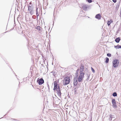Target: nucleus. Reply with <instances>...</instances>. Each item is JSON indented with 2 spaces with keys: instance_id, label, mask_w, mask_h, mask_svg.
<instances>
[{
  "instance_id": "1",
  "label": "nucleus",
  "mask_w": 121,
  "mask_h": 121,
  "mask_svg": "<svg viewBox=\"0 0 121 121\" xmlns=\"http://www.w3.org/2000/svg\"><path fill=\"white\" fill-rule=\"evenodd\" d=\"M70 78L67 76L65 77L63 81V84L64 85H66L69 83L70 82Z\"/></svg>"
},
{
  "instance_id": "2",
  "label": "nucleus",
  "mask_w": 121,
  "mask_h": 121,
  "mask_svg": "<svg viewBox=\"0 0 121 121\" xmlns=\"http://www.w3.org/2000/svg\"><path fill=\"white\" fill-rule=\"evenodd\" d=\"M119 63V60L118 59H115L112 62L113 66L114 68H116L118 66Z\"/></svg>"
},
{
  "instance_id": "3",
  "label": "nucleus",
  "mask_w": 121,
  "mask_h": 121,
  "mask_svg": "<svg viewBox=\"0 0 121 121\" xmlns=\"http://www.w3.org/2000/svg\"><path fill=\"white\" fill-rule=\"evenodd\" d=\"M28 10L30 14L32 15L34 14L33 7L32 6H29L28 7Z\"/></svg>"
},
{
  "instance_id": "4",
  "label": "nucleus",
  "mask_w": 121,
  "mask_h": 121,
  "mask_svg": "<svg viewBox=\"0 0 121 121\" xmlns=\"http://www.w3.org/2000/svg\"><path fill=\"white\" fill-rule=\"evenodd\" d=\"M37 82L39 85H40L44 83V80L42 78H38L37 80Z\"/></svg>"
},
{
  "instance_id": "5",
  "label": "nucleus",
  "mask_w": 121,
  "mask_h": 121,
  "mask_svg": "<svg viewBox=\"0 0 121 121\" xmlns=\"http://www.w3.org/2000/svg\"><path fill=\"white\" fill-rule=\"evenodd\" d=\"M84 75L80 74L78 78V80L79 82H81L84 77Z\"/></svg>"
},
{
  "instance_id": "6",
  "label": "nucleus",
  "mask_w": 121,
  "mask_h": 121,
  "mask_svg": "<svg viewBox=\"0 0 121 121\" xmlns=\"http://www.w3.org/2000/svg\"><path fill=\"white\" fill-rule=\"evenodd\" d=\"M84 68V66L82 65H81L80 68V74H83L84 75V73L83 72Z\"/></svg>"
},
{
  "instance_id": "7",
  "label": "nucleus",
  "mask_w": 121,
  "mask_h": 121,
  "mask_svg": "<svg viewBox=\"0 0 121 121\" xmlns=\"http://www.w3.org/2000/svg\"><path fill=\"white\" fill-rule=\"evenodd\" d=\"M112 102L113 107L115 108H116L117 105L115 99H113L112 100Z\"/></svg>"
},
{
  "instance_id": "8",
  "label": "nucleus",
  "mask_w": 121,
  "mask_h": 121,
  "mask_svg": "<svg viewBox=\"0 0 121 121\" xmlns=\"http://www.w3.org/2000/svg\"><path fill=\"white\" fill-rule=\"evenodd\" d=\"M57 93L58 95L59 96H61V93L60 92V90L59 87V86L58 89H57Z\"/></svg>"
},
{
  "instance_id": "9",
  "label": "nucleus",
  "mask_w": 121,
  "mask_h": 121,
  "mask_svg": "<svg viewBox=\"0 0 121 121\" xmlns=\"http://www.w3.org/2000/svg\"><path fill=\"white\" fill-rule=\"evenodd\" d=\"M78 77H75L74 79L73 84L74 85L76 86L77 85L78 83L77 81Z\"/></svg>"
},
{
  "instance_id": "10",
  "label": "nucleus",
  "mask_w": 121,
  "mask_h": 121,
  "mask_svg": "<svg viewBox=\"0 0 121 121\" xmlns=\"http://www.w3.org/2000/svg\"><path fill=\"white\" fill-rule=\"evenodd\" d=\"M110 118H109L110 121H111L112 119L115 120V117L114 115H112L111 114H110L109 115Z\"/></svg>"
},
{
  "instance_id": "11",
  "label": "nucleus",
  "mask_w": 121,
  "mask_h": 121,
  "mask_svg": "<svg viewBox=\"0 0 121 121\" xmlns=\"http://www.w3.org/2000/svg\"><path fill=\"white\" fill-rule=\"evenodd\" d=\"M54 87L56 88H58L59 86L58 84H57V82L56 81H55L54 83Z\"/></svg>"
},
{
  "instance_id": "12",
  "label": "nucleus",
  "mask_w": 121,
  "mask_h": 121,
  "mask_svg": "<svg viewBox=\"0 0 121 121\" xmlns=\"http://www.w3.org/2000/svg\"><path fill=\"white\" fill-rule=\"evenodd\" d=\"M95 17L96 19H98L99 20L101 18V16L100 14H98L96 15Z\"/></svg>"
},
{
  "instance_id": "13",
  "label": "nucleus",
  "mask_w": 121,
  "mask_h": 121,
  "mask_svg": "<svg viewBox=\"0 0 121 121\" xmlns=\"http://www.w3.org/2000/svg\"><path fill=\"white\" fill-rule=\"evenodd\" d=\"M82 7L84 10L86 11L87 10V7L86 5H83Z\"/></svg>"
},
{
  "instance_id": "14",
  "label": "nucleus",
  "mask_w": 121,
  "mask_h": 121,
  "mask_svg": "<svg viewBox=\"0 0 121 121\" xmlns=\"http://www.w3.org/2000/svg\"><path fill=\"white\" fill-rule=\"evenodd\" d=\"M121 39H120V38L118 37L117 38H116L115 40V42L117 43H118L120 41Z\"/></svg>"
},
{
  "instance_id": "15",
  "label": "nucleus",
  "mask_w": 121,
  "mask_h": 121,
  "mask_svg": "<svg viewBox=\"0 0 121 121\" xmlns=\"http://www.w3.org/2000/svg\"><path fill=\"white\" fill-rule=\"evenodd\" d=\"M112 22V20H108L107 22V24L108 26L110 25V24Z\"/></svg>"
},
{
  "instance_id": "16",
  "label": "nucleus",
  "mask_w": 121,
  "mask_h": 121,
  "mask_svg": "<svg viewBox=\"0 0 121 121\" xmlns=\"http://www.w3.org/2000/svg\"><path fill=\"white\" fill-rule=\"evenodd\" d=\"M79 71V69H78L76 71V72L75 73V77H78V72Z\"/></svg>"
},
{
  "instance_id": "17",
  "label": "nucleus",
  "mask_w": 121,
  "mask_h": 121,
  "mask_svg": "<svg viewBox=\"0 0 121 121\" xmlns=\"http://www.w3.org/2000/svg\"><path fill=\"white\" fill-rule=\"evenodd\" d=\"M109 60V59L107 57L106 58V60L105 61V63H108Z\"/></svg>"
},
{
  "instance_id": "18",
  "label": "nucleus",
  "mask_w": 121,
  "mask_h": 121,
  "mask_svg": "<svg viewBox=\"0 0 121 121\" xmlns=\"http://www.w3.org/2000/svg\"><path fill=\"white\" fill-rule=\"evenodd\" d=\"M90 72H89L88 71L87 73L86 74V77L87 76H90Z\"/></svg>"
},
{
  "instance_id": "19",
  "label": "nucleus",
  "mask_w": 121,
  "mask_h": 121,
  "mask_svg": "<svg viewBox=\"0 0 121 121\" xmlns=\"http://www.w3.org/2000/svg\"><path fill=\"white\" fill-rule=\"evenodd\" d=\"M112 95L114 96H117V93L116 92H115L113 93Z\"/></svg>"
},
{
  "instance_id": "20",
  "label": "nucleus",
  "mask_w": 121,
  "mask_h": 121,
  "mask_svg": "<svg viewBox=\"0 0 121 121\" xmlns=\"http://www.w3.org/2000/svg\"><path fill=\"white\" fill-rule=\"evenodd\" d=\"M114 48H115L117 49H119L120 48H119V45H117V46H114Z\"/></svg>"
},
{
  "instance_id": "21",
  "label": "nucleus",
  "mask_w": 121,
  "mask_h": 121,
  "mask_svg": "<svg viewBox=\"0 0 121 121\" xmlns=\"http://www.w3.org/2000/svg\"><path fill=\"white\" fill-rule=\"evenodd\" d=\"M35 28L36 29L40 30V27L39 26H38L35 27Z\"/></svg>"
},
{
  "instance_id": "22",
  "label": "nucleus",
  "mask_w": 121,
  "mask_h": 121,
  "mask_svg": "<svg viewBox=\"0 0 121 121\" xmlns=\"http://www.w3.org/2000/svg\"><path fill=\"white\" fill-rule=\"evenodd\" d=\"M91 70L92 72L93 73H94L95 72V70L92 67H91Z\"/></svg>"
},
{
  "instance_id": "23",
  "label": "nucleus",
  "mask_w": 121,
  "mask_h": 121,
  "mask_svg": "<svg viewBox=\"0 0 121 121\" xmlns=\"http://www.w3.org/2000/svg\"><path fill=\"white\" fill-rule=\"evenodd\" d=\"M107 56L108 57H111V54L109 53H108L107 54Z\"/></svg>"
},
{
  "instance_id": "24",
  "label": "nucleus",
  "mask_w": 121,
  "mask_h": 121,
  "mask_svg": "<svg viewBox=\"0 0 121 121\" xmlns=\"http://www.w3.org/2000/svg\"><path fill=\"white\" fill-rule=\"evenodd\" d=\"M36 12V15L37 16V17H38L39 16V14L38 13V11H37V12Z\"/></svg>"
},
{
  "instance_id": "25",
  "label": "nucleus",
  "mask_w": 121,
  "mask_h": 121,
  "mask_svg": "<svg viewBox=\"0 0 121 121\" xmlns=\"http://www.w3.org/2000/svg\"><path fill=\"white\" fill-rule=\"evenodd\" d=\"M88 2L89 3H91L92 2V1L91 0H87Z\"/></svg>"
},
{
  "instance_id": "26",
  "label": "nucleus",
  "mask_w": 121,
  "mask_h": 121,
  "mask_svg": "<svg viewBox=\"0 0 121 121\" xmlns=\"http://www.w3.org/2000/svg\"><path fill=\"white\" fill-rule=\"evenodd\" d=\"M112 0L113 2L114 3H116L117 2V0Z\"/></svg>"
},
{
  "instance_id": "27",
  "label": "nucleus",
  "mask_w": 121,
  "mask_h": 121,
  "mask_svg": "<svg viewBox=\"0 0 121 121\" xmlns=\"http://www.w3.org/2000/svg\"><path fill=\"white\" fill-rule=\"evenodd\" d=\"M89 77H90V76H89V77L87 76V79H86V80H87V81H88V80H89Z\"/></svg>"
},
{
  "instance_id": "28",
  "label": "nucleus",
  "mask_w": 121,
  "mask_h": 121,
  "mask_svg": "<svg viewBox=\"0 0 121 121\" xmlns=\"http://www.w3.org/2000/svg\"><path fill=\"white\" fill-rule=\"evenodd\" d=\"M58 88H56L55 87H54V88H53V90H56L57 91V89H58Z\"/></svg>"
},
{
  "instance_id": "29",
  "label": "nucleus",
  "mask_w": 121,
  "mask_h": 121,
  "mask_svg": "<svg viewBox=\"0 0 121 121\" xmlns=\"http://www.w3.org/2000/svg\"><path fill=\"white\" fill-rule=\"evenodd\" d=\"M38 8H37L36 9V12H37V11H38Z\"/></svg>"
},
{
  "instance_id": "30",
  "label": "nucleus",
  "mask_w": 121,
  "mask_h": 121,
  "mask_svg": "<svg viewBox=\"0 0 121 121\" xmlns=\"http://www.w3.org/2000/svg\"><path fill=\"white\" fill-rule=\"evenodd\" d=\"M121 11H120V16H121Z\"/></svg>"
},
{
  "instance_id": "31",
  "label": "nucleus",
  "mask_w": 121,
  "mask_h": 121,
  "mask_svg": "<svg viewBox=\"0 0 121 121\" xmlns=\"http://www.w3.org/2000/svg\"><path fill=\"white\" fill-rule=\"evenodd\" d=\"M119 48H121V46L119 45Z\"/></svg>"
},
{
  "instance_id": "32",
  "label": "nucleus",
  "mask_w": 121,
  "mask_h": 121,
  "mask_svg": "<svg viewBox=\"0 0 121 121\" xmlns=\"http://www.w3.org/2000/svg\"><path fill=\"white\" fill-rule=\"evenodd\" d=\"M48 88H49V86L48 85Z\"/></svg>"
},
{
  "instance_id": "33",
  "label": "nucleus",
  "mask_w": 121,
  "mask_h": 121,
  "mask_svg": "<svg viewBox=\"0 0 121 121\" xmlns=\"http://www.w3.org/2000/svg\"><path fill=\"white\" fill-rule=\"evenodd\" d=\"M58 100H59V101H60V100L59 99H58Z\"/></svg>"
}]
</instances>
